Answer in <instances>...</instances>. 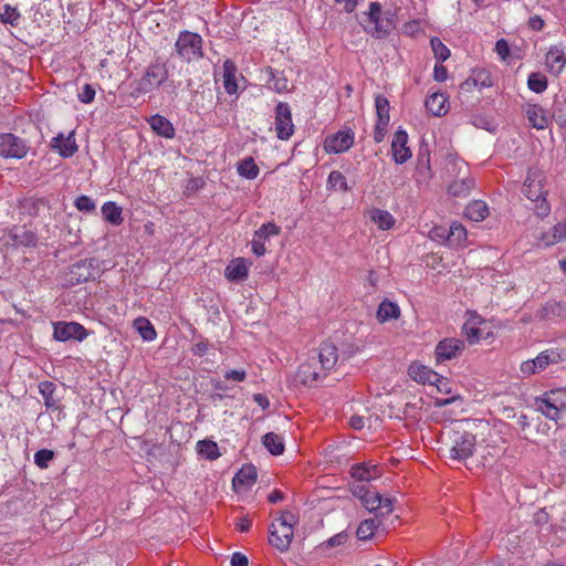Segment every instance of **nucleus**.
Here are the masks:
<instances>
[{
  "label": "nucleus",
  "instance_id": "nucleus-1",
  "mask_svg": "<svg viewBox=\"0 0 566 566\" xmlns=\"http://www.w3.org/2000/svg\"><path fill=\"white\" fill-rule=\"evenodd\" d=\"M366 33L376 39L387 38L396 28L395 13L390 10L384 11L379 2H371L366 13Z\"/></svg>",
  "mask_w": 566,
  "mask_h": 566
},
{
  "label": "nucleus",
  "instance_id": "nucleus-2",
  "mask_svg": "<svg viewBox=\"0 0 566 566\" xmlns=\"http://www.w3.org/2000/svg\"><path fill=\"white\" fill-rule=\"evenodd\" d=\"M168 76L169 71L166 62L157 59L146 67L140 78L134 81L133 95L142 96L153 92L163 85L168 80Z\"/></svg>",
  "mask_w": 566,
  "mask_h": 566
},
{
  "label": "nucleus",
  "instance_id": "nucleus-3",
  "mask_svg": "<svg viewBox=\"0 0 566 566\" xmlns=\"http://www.w3.org/2000/svg\"><path fill=\"white\" fill-rule=\"evenodd\" d=\"M296 522L297 520L292 512H283L270 527V544L280 551L287 549L293 539Z\"/></svg>",
  "mask_w": 566,
  "mask_h": 566
},
{
  "label": "nucleus",
  "instance_id": "nucleus-4",
  "mask_svg": "<svg viewBox=\"0 0 566 566\" xmlns=\"http://www.w3.org/2000/svg\"><path fill=\"white\" fill-rule=\"evenodd\" d=\"M203 40L200 34L191 31H181L175 43L177 55L188 63L198 61L203 56Z\"/></svg>",
  "mask_w": 566,
  "mask_h": 566
},
{
  "label": "nucleus",
  "instance_id": "nucleus-5",
  "mask_svg": "<svg viewBox=\"0 0 566 566\" xmlns=\"http://www.w3.org/2000/svg\"><path fill=\"white\" fill-rule=\"evenodd\" d=\"M566 360V350L549 348L541 352L534 359H528L520 365L522 377H530L544 370L552 364H558Z\"/></svg>",
  "mask_w": 566,
  "mask_h": 566
},
{
  "label": "nucleus",
  "instance_id": "nucleus-6",
  "mask_svg": "<svg viewBox=\"0 0 566 566\" xmlns=\"http://www.w3.org/2000/svg\"><path fill=\"white\" fill-rule=\"evenodd\" d=\"M523 193L527 199L536 202V213L539 217H546L551 207L544 197V190L541 176L536 171H530L524 182Z\"/></svg>",
  "mask_w": 566,
  "mask_h": 566
},
{
  "label": "nucleus",
  "instance_id": "nucleus-7",
  "mask_svg": "<svg viewBox=\"0 0 566 566\" xmlns=\"http://www.w3.org/2000/svg\"><path fill=\"white\" fill-rule=\"evenodd\" d=\"M462 329L470 344L488 340L494 336L490 323L473 313L469 314L462 326Z\"/></svg>",
  "mask_w": 566,
  "mask_h": 566
},
{
  "label": "nucleus",
  "instance_id": "nucleus-8",
  "mask_svg": "<svg viewBox=\"0 0 566 566\" xmlns=\"http://www.w3.org/2000/svg\"><path fill=\"white\" fill-rule=\"evenodd\" d=\"M563 396H565V394L560 391L545 394L543 397L536 398V409L546 418L556 421L559 419L560 412L566 409V402L563 400Z\"/></svg>",
  "mask_w": 566,
  "mask_h": 566
},
{
  "label": "nucleus",
  "instance_id": "nucleus-9",
  "mask_svg": "<svg viewBox=\"0 0 566 566\" xmlns=\"http://www.w3.org/2000/svg\"><path fill=\"white\" fill-rule=\"evenodd\" d=\"M280 233L281 227L275 222L269 221L263 223L253 232L252 240L250 242L252 253L258 258L265 255L268 252L266 242Z\"/></svg>",
  "mask_w": 566,
  "mask_h": 566
},
{
  "label": "nucleus",
  "instance_id": "nucleus-10",
  "mask_svg": "<svg viewBox=\"0 0 566 566\" xmlns=\"http://www.w3.org/2000/svg\"><path fill=\"white\" fill-rule=\"evenodd\" d=\"M361 500L364 506L370 512H379L380 515H388L392 512V502L380 493L361 486L355 492Z\"/></svg>",
  "mask_w": 566,
  "mask_h": 566
},
{
  "label": "nucleus",
  "instance_id": "nucleus-11",
  "mask_svg": "<svg viewBox=\"0 0 566 566\" xmlns=\"http://www.w3.org/2000/svg\"><path fill=\"white\" fill-rule=\"evenodd\" d=\"M29 147L27 143L11 134H0V156L3 158L21 159L28 154Z\"/></svg>",
  "mask_w": 566,
  "mask_h": 566
},
{
  "label": "nucleus",
  "instance_id": "nucleus-12",
  "mask_svg": "<svg viewBox=\"0 0 566 566\" xmlns=\"http://www.w3.org/2000/svg\"><path fill=\"white\" fill-rule=\"evenodd\" d=\"M375 107L377 113V122L374 132L376 143L384 140L390 120V105L386 96L378 94L375 97Z\"/></svg>",
  "mask_w": 566,
  "mask_h": 566
},
{
  "label": "nucleus",
  "instance_id": "nucleus-13",
  "mask_svg": "<svg viewBox=\"0 0 566 566\" xmlns=\"http://www.w3.org/2000/svg\"><path fill=\"white\" fill-rule=\"evenodd\" d=\"M465 348V344L460 338L447 337L440 340L434 348V358L437 364L458 358Z\"/></svg>",
  "mask_w": 566,
  "mask_h": 566
},
{
  "label": "nucleus",
  "instance_id": "nucleus-14",
  "mask_svg": "<svg viewBox=\"0 0 566 566\" xmlns=\"http://www.w3.org/2000/svg\"><path fill=\"white\" fill-rule=\"evenodd\" d=\"M275 133L279 139L287 140L294 133L292 113L287 103H279L275 107Z\"/></svg>",
  "mask_w": 566,
  "mask_h": 566
},
{
  "label": "nucleus",
  "instance_id": "nucleus-15",
  "mask_svg": "<svg viewBox=\"0 0 566 566\" xmlns=\"http://www.w3.org/2000/svg\"><path fill=\"white\" fill-rule=\"evenodd\" d=\"M88 333L85 327L76 322H56L53 324V337L59 342L76 339L84 340Z\"/></svg>",
  "mask_w": 566,
  "mask_h": 566
},
{
  "label": "nucleus",
  "instance_id": "nucleus-16",
  "mask_svg": "<svg viewBox=\"0 0 566 566\" xmlns=\"http://www.w3.org/2000/svg\"><path fill=\"white\" fill-rule=\"evenodd\" d=\"M523 112L530 125L537 130H544L552 124L553 116L551 113L537 103H526Z\"/></svg>",
  "mask_w": 566,
  "mask_h": 566
},
{
  "label": "nucleus",
  "instance_id": "nucleus-17",
  "mask_svg": "<svg viewBox=\"0 0 566 566\" xmlns=\"http://www.w3.org/2000/svg\"><path fill=\"white\" fill-rule=\"evenodd\" d=\"M355 134L350 128L342 129L326 137L324 149L327 154H340L347 151L354 144Z\"/></svg>",
  "mask_w": 566,
  "mask_h": 566
},
{
  "label": "nucleus",
  "instance_id": "nucleus-18",
  "mask_svg": "<svg viewBox=\"0 0 566 566\" xmlns=\"http://www.w3.org/2000/svg\"><path fill=\"white\" fill-rule=\"evenodd\" d=\"M453 443L450 448V457L454 460H467L473 453L475 447V437L471 433L457 432L453 437Z\"/></svg>",
  "mask_w": 566,
  "mask_h": 566
},
{
  "label": "nucleus",
  "instance_id": "nucleus-19",
  "mask_svg": "<svg viewBox=\"0 0 566 566\" xmlns=\"http://www.w3.org/2000/svg\"><path fill=\"white\" fill-rule=\"evenodd\" d=\"M4 245L12 247H34L36 244V235L23 227H13L3 233Z\"/></svg>",
  "mask_w": 566,
  "mask_h": 566
},
{
  "label": "nucleus",
  "instance_id": "nucleus-20",
  "mask_svg": "<svg viewBox=\"0 0 566 566\" xmlns=\"http://www.w3.org/2000/svg\"><path fill=\"white\" fill-rule=\"evenodd\" d=\"M312 357H316V363L319 364L323 375H326L335 367L338 360V350L333 343L324 342Z\"/></svg>",
  "mask_w": 566,
  "mask_h": 566
},
{
  "label": "nucleus",
  "instance_id": "nucleus-21",
  "mask_svg": "<svg viewBox=\"0 0 566 566\" xmlns=\"http://www.w3.org/2000/svg\"><path fill=\"white\" fill-rule=\"evenodd\" d=\"M407 143V132L401 128L397 129L391 142V154L396 164H403L411 157V150Z\"/></svg>",
  "mask_w": 566,
  "mask_h": 566
},
{
  "label": "nucleus",
  "instance_id": "nucleus-22",
  "mask_svg": "<svg viewBox=\"0 0 566 566\" xmlns=\"http://www.w3.org/2000/svg\"><path fill=\"white\" fill-rule=\"evenodd\" d=\"M545 65L551 74L558 76L566 65L564 49L558 45H552L545 55Z\"/></svg>",
  "mask_w": 566,
  "mask_h": 566
},
{
  "label": "nucleus",
  "instance_id": "nucleus-23",
  "mask_svg": "<svg viewBox=\"0 0 566 566\" xmlns=\"http://www.w3.org/2000/svg\"><path fill=\"white\" fill-rule=\"evenodd\" d=\"M322 377H325L323 375V371L321 368H317L316 357H310L307 361L303 363L297 370V378L298 380L306 385L311 386Z\"/></svg>",
  "mask_w": 566,
  "mask_h": 566
},
{
  "label": "nucleus",
  "instance_id": "nucleus-24",
  "mask_svg": "<svg viewBox=\"0 0 566 566\" xmlns=\"http://www.w3.org/2000/svg\"><path fill=\"white\" fill-rule=\"evenodd\" d=\"M408 375L415 381L421 382L423 385H433L440 380V375L438 373L419 363H412L409 366Z\"/></svg>",
  "mask_w": 566,
  "mask_h": 566
},
{
  "label": "nucleus",
  "instance_id": "nucleus-25",
  "mask_svg": "<svg viewBox=\"0 0 566 566\" xmlns=\"http://www.w3.org/2000/svg\"><path fill=\"white\" fill-rule=\"evenodd\" d=\"M70 283L78 284L94 277L93 260H84L70 268Z\"/></svg>",
  "mask_w": 566,
  "mask_h": 566
},
{
  "label": "nucleus",
  "instance_id": "nucleus-26",
  "mask_svg": "<svg viewBox=\"0 0 566 566\" xmlns=\"http://www.w3.org/2000/svg\"><path fill=\"white\" fill-rule=\"evenodd\" d=\"M51 147L64 158L73 156L77 150L74 133L72 132L67 136L59 134L53 137L51 140Z\"/></svg>",
  "mask_w": 566,
  "mask_h": 566
},
{
  "label": "nucleus",
  "instance_id": "nucleus-27",
  "mask_svg": "<svg viewBox=\"0 0 566 566\" xmlns=\"http://www.w3.org/2000/svg\"><path fill=\"white\" fill-rule=\"evenodd\" d=\"M250 263L244 258L233 259L224 270V276L231 282L244 281L249 275Z\"/></svg>",
  "mask_w": 566,
  "mask_h": 566
},
{
  "label": "nucleus",
  "instance_id": "nucleus-28",
  "mask_svg": "<svg viewBox=\"0 0 566 566\" xmlns=\"http://www.w3.org/2000/svg\"><path fill=\"white\" fill-rule=\"evenodd\" d=\"M424 106L433 116H443L449 109V97L446 93L434 92L428 95L424 101Z\"/></svg>",
  "mask_w": 566,
  "mask_h": 566
},
{
  "label": "nucleus",
  "instance_id": "nucleus-29",
  "mask_svg": "<svg viewBox=\"0 0 566 566\" xmlns=\"http://www.w3.org/2000/svg\"><path fill=\"white\" fill-rule=\"evenodd\" d=\"M350 474L358 481L369 482L376 480L381 475L380 468L371 462H364L355 464L350 469Z\"/></svg>",
  "mask_w": 566,
  "mask_h": 566
},
{
  "label": "nucleus",
  "instance_id": "nucleus-30",
  "mask_svg": "<svg viewBox=\"0 0 566 566\" xmlns=\"http://www.w3.org/2000/svg\"><path fill=\"white\" fill-rule=\"evenodd\" d=\"M148 124L151 129L160 137L171 139L175 137L176 129L171 122L159 114L153 115L148 119Z\"/></svg>",
  "mask_w": 566,
  "mask_h": 566
},
{
  "label": "nucleus",
  "instance_id": "nucleus-31",
  "mask_svg": "<svg viewBox=\"0 0 566 566\" xmlns=\"http://www.w3.org/2000/svg\"><path fill=\"white\" fill-rule=\"evenodd\" d=\"M265 74L268 76L265 85L269 90L280 94L289 91V80L283 72L268 67Z\"/></svg>",
  "mask_w": 566,
  "mask_h": 566
},
{
  "label": "nucleus",
  "instance_id": "nucleus-32",
  "mask_svg": "<svg viewBox=\"0 0 566 566\" xmlns=\"http://www.w3.org/2000/svg\"><path fill=\"white\" fill-rule=\"evenodd\" d=\"M223 87L229 95L238 92L237 66L231 60H226L222 65Z\"/></svg>",
  "mask_w": 566,
  "mask_h": 566
},
{
  "label": "nucleus",
  "instance_id": "nucleus-33",
  "mask_svg": "<svg viewBox=\"0 0 566 566\" xmlns=\"http://www.w3.org/2000/svg\"><path fill=\"white\" fill-rule=\"evenodd\" d=\"M369 219L377 226L379 230H389L395 226L394 216L387 211L379 208H373L368 211Z\"/></svg>",
  "mask_w": 566,
  "mask_h": 566
},
{
  "label": "nucleus",
  "instance_id": "nucleus-34",
  "mask_svg": "<svg viewBox=\"0 0 566 566\" xmlns=\"http://www.w3.org/2000/svg\"><path fill=\"white\" fill-rule=\"evenodd\" d=\"M400 316V308L397 303L384 300L377 310L376 318L380 323L397 319Z\"/></svg>",
  "mask_w": 566,
  "mask_h": 566
},
{
  "label": "nucleus",
  "instance_id": "nucleus-35",
  "mask_svg": "<svg viewBox=\"0 0 566 566\" xmlns=\"http://www.w3.org/2000/svg\"><path fill=\"white\" fill-rule=\"evenodd\" d=\"M133 327L145 342H153L157 337V333L154 325L148 318L144 316L135 318L133 321Z\"/></svg>",
  "mask_w": 566,
  "mask_h": 566
},
{
  "label": "nucleus",
  "instance_id": "nucleus-36",
  "mask_svg": "<svg viewBox=\"0 0 566 566\" xmlns=\"http://www.w3.org/2000/svg\"><path fill=\"white\" fill-rule=\"evenodd\" d=\"M464 214L470 220L480 222L489 216V207L482 200H473L467 206Z\"/></svg>",
  "mask_w": 566,
  "mask_h": 566
},
{
  "label": "nucleus",
  "instance_id": "nucleus-37",
  "mask_svg": "<svg viewBox=\"0 0 566 566\" xmlns=\"http://www.w3.org/2000/svg\"><path fill=\"white\" fill-rule=\"evenodd\" d=\"M467 240V230L459 223L453 222L448 230L447 244L450 247L459 248L462 247Z\"/></svg>",
  "mask_w": 566,
  "mask_h": 566
},
{
  "label": "nucleus",
  "instance_id": "nucleus-38",
  "mask_svg": "<svg viewBox=\"0 0 566 566\" xmlns=\"http://www.w3.org/2000/svg\"><path fill=\"white\" fill-rule=\"evenodd\" d=\"M258 478L256 469L253 465L243 467L233 478L232 483L234 488L250 486Z\"/></svg>",
  "mask_w": 566,
  "mask_h": 566
},
{
  "label": "nucleus",
  "instance_id": "nucleus-39",
  "mask_svg": "<svg viewBox=\"0 0 566 566\" xmlns=\"http://www.w3.org/2000/svg\"><path fill=\"white\" fill-rule=\"evenodd\" d=\"M101 210L105 221L113 226H119L124 220L122 208L113 201L105 202Z\"/></svg>",
  "mask_w": 566,
  "mask_h": 566
},
{
  "label": "nucleus",
  "instance_id": "nucleus-40",
  "mask_svg": "<svg viewBox=\"0 0 566 566\" xmlns=\"http://www.w3.org/2000/svg\"><path fill=\"white\" fill-rule=\"evenodd\" d=\"M240 177L253 180L258 177L260 169L252 157L244 158L237 166Z\"/></svg>",
  "mask_w": 566,
  "mask_h": 566
},
{
  "label": "nucleus",
  "instance_id": "nucleus-41",
  "mask_svg": "<svg viewBox=\"0 0 566 566\" xmlns=\"http://www.w3.org/2000/svg\"><path fill=\"white\" fill-rule=\"evenodd\" d=\"M197 452L208 459L216 460L220 457L219 447L214 441L211 440H200L196 446Z\"/></svg>",
  "mask_w": 566,
  "mask_h": 566
},
{
  "label": "nucleus",
  "instance_id": "nucleus-42",
  "mask_svg": "<svg viewBox=\"0 0 566 566\" xmlns=\"http://www.w3.org/2000/svg\"><path fill=\"white\" fill-rule=\"evenodd\" d=\"M263 444L273 455H280L284 451L282 438L274 432H269L263 436Z\"/></svg>",
  "mask_w": 566,
  "mask_h": 566
},
{
  "label": "nucleus",
  "instance_id": "nucleus-43",
  "mask_svg": "<svg viewBox=\"0 0 566 566\" xmlns=\"http://www.w3.org/2000/svg\"><path fill=\"white\" fill-rule=\"evenodd\" d=\"M379 522L376 518H367L363 521L356 531V535L360 541H368L373 537Z\"/></svg>",
  "mask_w": 566,
  "mask_h": 566
},
{
  "label": "nucleus",
  "instance_id": "nucleus-44",
  "mask_svg": "<svg viewBox=\"0 0 566 566\" xmlns=\"http://www.w3.org/2000/svg\"><path fill=\"white\" fill-rule=\"evenodd\" d=\"M21 14L15 7L4 4L0 11V20L4 24L15 27L19 24Z\"/></svg>",
  "mask_w": 566,
  "mask_h": 566
},
{
  "label": "nucleus",
  "instance_id": "nucleus-45",
  "mask_svg": "<svg viewBox=\"0 0 566 566\" xmlns=\"http://www.w3.org/2000/svg\"><path fill=\"white\" fill-rule=\"evenodd\" d=\"M547 85L548 82L545 75L537 72H533L528 75L527 86L532 92L541 94L547 88Z\"/></svg>",
  "mask_w": 566,
  "mask_h": 566
},
{
  "label": "nucleus",
  "instance_id": "nucleus-46",
  "mask_svg": "<svg viewBox=\"0 0 566 566\" xmlns=\"http://www.w3.org/2000/svg\"><path fill=\"white\" fill-rule=\"evenodd\" d=\"M327 186L332 189H340L342 191H348L349 187L347 185V180L345 176L338 171L333 170L327 178Z\"/></svg>",
  "mask_w": 566,
  "mask_h": 566
},
{
  "label": "nucleus",
  "instance_id": "nucleus-47",
  "mask_svg": "<svg viewBox=\"0 0 566 566\" xmlns=\"http://www.w3.org/2000/svg\"><path fill=\"white\" fill-rule=\"evenodd\" d=\"M434 57L441 63L450 56V50L442 43L439 38H432L430 41Z\"/></svg>",
  "mask_w": 566,
  "mask_h": 566
},
{
  "label": "nucleus",
  "instance_id": "nucleus-48",
  "mask_svg": "<svg viewBox=\"0 0 566 566\" xmlns=\"http://www.w3.org/2000/svg\"><path fill=\"white\" fill-rule=\"evenodd\" d=\"M54 459V452L49 449H41L34 453V463L40 469H46L49 463Z\"/></svg>",
  "mask_w": 566,
  "mask_h": 566
},
{
  "label": "nucleus",
  "instance_id": "nucleus-49",
  "mask_svg": "<svg viewBox=\"0 0 566 566\" xmlns=\"http://www.w3.org/2000/svg\"><path fill=\"white\" fill-rule=\"evenodd\" d=\"M460 182H461V185L464 188L463 189H458L459 182L454 181L449 187V191H450L451 195H453V196H467L469 193V191L471 190V188L474 186L473 179H470V178L461 179Z\"/></svg>",
  "mask_w": 566,
  "mask_h": 566
},
{
  "label": "nucleus",
  "instance_id": "nucleus-50",
  "mask_svg": "<svg viewBox=\"0 0 566 566\" xmlns=\"http://www.w3.org/2000/svg\"><path fill=\"white\" fill-rule=\"evenodd\" d=\"M557 234L558 233L556 231V227H554L552 230H549L548 232L543 233L538 238L537 245L538 247H543V248H547V247H551V245H554V244L560 242L562 240L557 238Z\"/></svg>",
  "mask_w": 566,
  "mask_h": 566
},
{
  "label": "nucleus",
  "instance_id": "nucleus-51",
  "mask_svg": "<svg viewBox=\"0 0 566 566\" xmlns=\"http://www.w3.org/2000/svg\"><path fill=\"white\" fill-rule=\"evenodd\" d=\"M74 206L78 211L82 212H92L96 208L94 200L85 195L77 197L75 199Z\"/></svg>",
  "mask_w": 566,
  "mask_h": 566
},
{
  "label": "nucleus",
  "instance_id": "nucleus-52",
  "mask_svg": "<svg viewBox=\"0 0 566 566\" xmlns=\"http://www.w3.org/2000/svg\"><path fill=\"white\" fill-rule=\"evenodd\" d=\"M472 81H473L474 85L479 86V87H490V86H492L491 76L484 70L476 72L473 75Z\"/></svg>",
  "mask_w": 566,
  "mask_h": 566
},
{
  "label": "nucleus",
  "instance_id": "nucleus-53",
  "mask_svg": "<svg viewBox=\"0 0 566 566\" xmlns=\"http://www.w3.org/2000/svg\"><path fill=\"white\" fill-rule=\"evenodd\" d=\"M95 94V88L91 84H85L82 87V91L77 94V98L84 104H90L94 101Z\"/></svg>",
  "mask_w": 566,
  "mask_h": 566
},
{
  "label": "nucleus",
  "instance_id": "nucleus-54",
  "mask_svg": "<svg viewBox=\"0 0 566 566\" xmlns=\"http://www.w3.org/2000/svg\"><path fill=\"white\" fill-rule=\"evenodd\" d=\"M494 50L502 61H505L510 55V45L504 39L496 41Z\"/></svg>",
  "mask_w": 566,
  "mask_h": 566
},
{
  "label": "nucleus",
  "instance_id": "nucleus-55",
  "mask_svg": "<svg viewBox=\"0 0 566 566\" xmlns=\"http://www.w3.org/2000/svg\"><path fill=\"white\" fill-rule=\"evenodd\" d=\"M347 538L348 535L344 532H340L328 538L323 545L326 547L342 546L346 543Z\"/></svg>",
  "mask_w": 566,
  "mask_h": 566
},
{
  "label": "nucleus",
  "instance_id": "nucleus-56",
  "mask_svg": "<svg viewBox=\"0 0 566 566\" xmlns=\"http://www.w3.org/2000/svg\"><path fill=\"white\" fill-rule=\"evenodd\" d=\"M227 380L242 382L247 378V371L244 369H232L224 373Z\"/></svg>",
  "mask_w": 566,
  "mask_h": 566
},
{
  "label": "nucleus",
  "instance_id": "nucleus-57",
  "mask_svg": "<svg viewBox=\"0 0 566 566\" xmlns=\"http://www.w3.org/2000/svg\"><path fill=\"white\" fill-rule=\"evenodd\" d=\"M448 230L444 227H433L430 231L431 239L447 243Z\"/></svg>",
  "mask_w": 566,
  "mask_h": 566
},
{
  "label": "nucleus",
  "instance_id": "nucleus-58",
  "mask_svg": "<svg viewBox=\"0 0 566 566\" xmlns=\"http://www.w3.org/2000/svg\"><path fill=\"white\" fill-rule=\"evenodd\" d=\"M248 565H249V560L244 554H241L239 552L232 554L231 566H248Z\"/></svg>",
  "mask_w": 566,
  "mask_h": 566
},
{
  "label": "nucleus",
  "instance_id": "nucleus-59",
  "mask_svg": "<svg viewBox=\"0 0 566 566\" xmlns=\"http://www.w3.org/2000/svg\"><path fill=\"white\" fill-rule=\"evenodd\" d=\"M544 25L545 22L539 15H533L528 20V27L534 31H541Z\"/></svg>",
  "mask_w": 566,
  "mask_h": 566
},
{
  "label": "nucleus",
  "instance_id": "nucleus-60",
  "mask_svg": "<svg viewBox=\"0 0 566 566\" xmlns=\"http://www.w3.org/2000/svg\"><path fill=\"white\" fill-rule=\"evenodd\" d=\"M251 525L252 522L248 516L239 517L235 523V527L242 533L248 532Z\"/></svg>",
  "mask_w": 566,
  "mask_h": 566
},
{
  "label": "nucleus",
  "instance_id": "nucleus-61",
  "mask_svg": "<svg viewBox=\"0 0 566 566\" xmlns=\"http://www.w3.org/2000/svg\"><path fill=\"white\" fill-rule=\"evenodd\" d=\"M447 69L441 65V64H437L434 66V70H433V78L438 82H443L447 80Z\"/></svg>",
  "mask_w": 566,
  "mask_h": 566
},
{
  "label": "nucleus",
  "instance_id": "nucleus-62",
  "mask_svg": "<svg viewBox=\"0 0 566 566\" xmlns=\"http://www.w3.org/2000/svg\"><path fill=\"white\" fill-rule=\"evenodd\" d=\"M336 3L343 6L344 10L348 13L353 12L360 0H335Z\"/></svg>",
  "mask_w": 566,
  "mask_h": 566
},
{
  "label": "nucleus",
  "instance_id": "nucleus-63",
  "mask_svg": "<svg viewBox=\"0 0 566 566\" xmlns=\"http://www.w3.org/2000/svg\"><path fill=\"white\" fill-rule=\"evenodd\" d=\"M253 400L263 409L266 410L270 407V400L263 394H254Z\"/></svg>",
  "mask_w": 566,
  "mask_h": 566
},
{
  "label": "nucleus",
  "instance_id": "nucleus-64",
  "mask_svg": "<svg viewBox=\"0 0 566 566\" xmlns=\"http://www.w3.org/2000/svg\"><path fill=\"white\" fill-rule=\"evenodd\" d=\"M552 116L553 118L556 117V122L560 127L566 126V108L556 111Z\"/></svg>",
  "mask_w": 566,
  "mask_h": 566
}]
</instances>
